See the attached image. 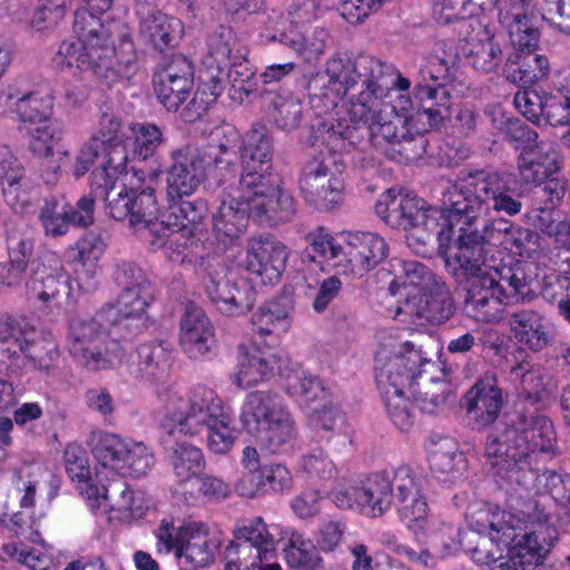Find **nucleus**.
Returning <instances> with one entry per match:
<instances>
[{"instance_id":"6e6552de","label":"nucleus","mask_w":570,"mask_h":570,"mask_svg":"<svg viewBox=\"0 0 570 570\" xmlns=\"http://www.w3.org/2000/svg\"><path fill=\"white\" fill-rule=\"evenodd\" d=\"M311 247L328 267L346 276L361 278L389 255L386 240L377 233H343L335 237L320 228L311 235Z\"/></svg>"},{"instance_id":"de8ad7c7","label":"nucleus","mask_w":570,"mask_h":570,"mask_svg":"<svg viewBox=\"0 0 570 570\" xmlns=\"http://www.w3.org/2000/svg\"><path fill=\"white\" fill-rule=\"evenodd\" d=\"M170 464L179 485L185 487L202 473L206 462L199 448L183 441L173 446Z\"/></svg>"},{"instance_id":"a18cd8bd","label":"nucleus","mask_w":570,"mask_h":570,"mask_svg":"<svg viewBox=\"0 0 570 570\" xmlns=\"http://www.w3.org/2000/svg\"><path fill=\"white\" fill-rule=\"evenodd\" d=\"M53 105L52 90L43 86L18 98L14 102V111L22 122L38 124L51 119Z\"/></svg>"},{"instance_id":"393cba45","label":"nucleus","mask_w":570,"mask_h":570,"mask_svg":"<svg viewBox=\"0 0 570 570\" xmlns=\"http://www.w3.org/2000/svg\"><path fill=\"white\" fill-rule=\"evenodd\" d=\"M153 82L158 101L168 111H176L193 88V67L186 58L174 57L154 75Z\"/></svg>"},{"instance_id":"2f4dec72","label":"nucleus","mask_w":570,"mask_h":570,"mask_svg":"<svg viewBox=\"0 0 570 570\" xmlns=\"http://www.w3.org/2000/svg\"><path fill=\"white\" fill-rule=\"evenodd\" d=\"M106 248V235L97 230L85 233L75 245L67 248L68 258L80 265V268L75 269V281L83 291L94 286L98 261Z\"/></svg>"},{"instance_id":"338daca9","label":"nucleus","mask_w":570,"mask_h":570,"mask_svg":"<svg viewBox=\"0 0 570 570\" xmlns=\"http://www.w3.org/2000/svg\"><path fill=\"white\" fill-rule=\"evenodd\" d=\"M128 452L125 454V466L120 470L119 475H131L140 478L146 475L155 463L154 454L141 442L130 439L128 443Z\"/></svg>"},{"instance_id":"79ce46f5","label":"nucleus","mask_w":570,"mask_h":570,"mask_svg":"<svg viewBox=\"0 0 570 570\" xmlns=\"http://www.w3.org/2000/svg\"><path fill=\"white\" fill-rule=\"evenodd\" d=\"M126 150L132 160L147 161L154 159L165 142L163 130L151 122H131L128 127Z\"/></svg>"},{"instance_id":"13d9d810","label":"nucleus","mask_w":570,"mask_h":570,"mask_svg":"<svg viewBox=\"0 0 570 570\" xmlns=\"http://www.w3.org/2000/svg\"><path fill=\"white\" fill-rule=\"evenodd\" d=\"M415 377L414 386L430 387V385H440L448 383L451 387V381L455 367L448 358H420L414 366Z\"/></svg>"},{"instance_id":"c85d7f7f","label":"nucleus","mask_w":570,"mask_h":570,"mask_svg":"<svg viewBox=\"0 0 570 570\" xmlns=\"http://www.w3.org/2000/svg\"><path fill=\"white\" fill-rule=\"evenodd\" d=\"M550 0H511L508 8L501 9L500 22L507 29L512 45L520 50L530 49L537 43V32L531 18L539 13L546 19L543 4Z\"/></svg>"},{"instance_id":"3c124183","label":"nucleus","mask_w":570,"mask_h":570,"mask_svg":"<svg viewBox=\"0 0 570 570\" xmlns=\"http://www.w3.org/2000/svg\"><path fill=\"white\" fill-rule=\"evenodd\" d=\"M472 39L469 58L474 69L482 72L495 71L502 61V50L495 37L484 28Z\"/></svg>"},{"instance_id":"f8f14e48","label":"nucleus","mask_w":570,"mask_h":570,"mask_svg":"<svg viewBox=\"0 0 570 570\" xmlns=\"http://www.w3.org/2000/svg\"><path fill=\"white\" fill-rule=\"evenodd\" d=\"M117 315L115 308H102L92 317H73L68 334L70 354L104 356L125 351L126 338L120 334Z\"/></svg>"},{"instance_id":"c756f323","label":"nucleus","mask_w":570,"mask_h":570,"mask_svg":"<svg viewBox=\"0 0 570 570\" xmlns=\"http://www.w3.org/2000/svg\"><path fill=\"white\" fill-rule=\"evenodd\" d=\"M291 322L288 311L279 307L277 303H268L257 309L253 315L255 334L249 344L243 343L239 346L242 356H255L264 354L268 347L276 344V334L284 333L289 328Z\"/></svg>"},{"instance_id":"7ed1b4c3","label":"nucleus","mask_w":570,"mask_h":570,"mask_svg":"<svg viewBox=\"0 0 570 570\" xmlns=\"http://www.w3.org/2000/svg\"><path fill=\"white\" fill-rule=\"evenodd\" d=\"M75 12L72 38L63 40L52 57L53 66L72 75L94 77L108 85L129 80L136 73L134 43L122 24L104 22L115 0H82Z\"/></svg>"},{"instance_id":"ddd939ff","label":"nucleus","mask_w":570,"mask_h":570,"mask_svg":"<svg viewBox=\"0 0 570 570\" xmlns=\"http://www.w3.org/2000/svg\"><path fill=\"white\" fill-rule=\"evenodd\" d=\"M235 38L229 29H224L209 41V51L199 71V87L185 109V118L194 121L199 118L220 96L225 88V69L230 65Z\"/></svg>"},{"instance_id":"8fccbe9b","label":"nucleus","mask_w":570,"mask_h":570,"mask_svg":"<svg viewBox=\"0 0 570 570\" xmlns=\"http://www.w3.org/2000/svg\"><path fill=\"white\" fill-rule=\"evenodd\" d=\"M498 0H438L433 6V16L439 23H452L474 18L490 4Z\"/></svg>"},{"instance_id":"cd10ccee","label":"nucleus","mask_w":570,"mask_h":570,"mask_svg":"<svg viewBox=\"0 0 570 570\" xmlns=\"http://www.w3.org/2000/svg\"><path fill=\"white\" fill-rule=\"evenodd\" d=\"M288 258V249L271 236L248 239L246 267L261 277L262 284H272L281 277Z\"/></svg>"},{"instance_id":"a878e982","label":"nucleus","mask_w":570,"mask_h":570,"mask_svg":"<svg viewBox=\"0 0 570 570\" xmlns=\"http://www.w3.org/2000/svg\"><path fill=\"white\" fill-rule=\"evenodd\" d=\"M392 490L399 503V513L407 528L423 527L429 505L423 495V479L409 466H399L393 473Z\"/></svg>"},{"instance_id":"58836bf2","label":"nucleus","mask_w":570,"mask_h":570,"mask_svg":"<svg viewBox=\"0 0 570 570\" xmlns=\"http://www.w3.org/2000/svg\"><path fill=\"white\" fill-rule=\"evenodd\" d=\"M140 35L156 49L165 50L174 47L184 32L179 19L170 17L159 10H150L139 26Z\"/></svg>"},{"instance_id":"69168bd1","label":"nucleus","mask_w":570,"mask_h":570,"mask_svg":"<svg viewBox=\"0 0 570 570\" xmlns=\"http://www.w3.org/2000/svg\"><path fill=\"white\" fill-rule=\"evenodd\" d=\"M187 533H189V524L176 527L170 520H161L160 525L155 532L157 552L164 554L175 552L176 557L181 559L180 548H184Z\"/></svg>"},{"instance_id":"aec40b11","label":"nucleus","mask_w":570,"mask_h":570,"mask_svg":"<svg viewBox=\"0 0 570 570\" xmlns=\"http://www.w3.org/2000/svg\"><path fill=\"white\" fill-rule=\"evenodd\" d=\"M524 137L528 144L517 161L520 179L524 184L541 185L561 169V153L552 141H538V134L531 129L525 130Z\"/></svg>"},{"instance_id":"dca6fc26","label":"nucleus","mask_w":570,"mask_h":570,"mask_svg":"<svg viewBox=\"0 0 570 570\" xmlns=\"http://www.w3.org/2000/svg\"><path fill=\"white\" fill-rule=\"evenodd\" d=\"M240 464L243 474L235 483L236 492L244 498L278 494L293 488V475L282 463L261 464L259 453L254 446H245Z\"/></svg>"},{"instance_id":"0eeeda50","label":"nucleus","mask_w":570,"mask_h":570,"mask_svg":"<svg viewBox=\"0 0 570 570\" xmlns=\"http://www.w3.org/2000/svg\"><path fill=\"white\" fill-rule=\"evenodd\" d=\"M163 175L159 164L147 173L135 165L126 168L124 189L116 197L109 198L110 188L105 195L100 189H92L97 196L106 198L110 216L117 220L127 219L129 227L139 235L164 233L165 224H161V214L158 199L153 187Z\"/></svg>"},{"instance_id":"4be33fe9","label":"nucleus","mask_w":570,"mask_h":570,"mask_svg":"<svg viewBox=\"0 0 570 570\" xmlns=\"http://www.w3.org/2000/svg\"><path fill=\"white\" fill-rule=\"evenodd\" d=\"M277 360L278 376L283 381V389L301 407L306 411L318 406L331 399V389L317 376L305 372L292 358Z\"/></svg>"},{"instance_id":"a19ab883","label":"nucleus","mask_w":570,"mask_h":570,"mask_svg":"<svg viewBox=\"0 0 570 570\" xmlns=\"http://www.w3.org/2000/svg\"><path fill=\"white\" fill-rule=\"evenodd\" d=\"M389 374H381L380 394L385 411L392 424L403 433H407L414 425L413 403L409 393H396L395 386L391 385Z\"/></svg>"},{"instance_id":"a211bd4d","label":"nucleus","mask_w":570,"mask_h":570,"mask_svg":"<svg viewBox=\"0 0 570 570\" xmlns=\"http://www.w3.org/2000/svg\"><path fill=\"white\" fill-rule=\"evenodd\" d=\"M264 24L261 31L263 41H279L305 61L317 60L325 51L328 32L324 28L315 27L304 32L299 26L285 28L283 14L276 10H272L266 16Z\"/></svg>"},{"instance_id":"1a4fd4ad","label":"nucleus","mask_w":570,"mask_h":570,"mask_svg":"<svg viewBox=\"0 0 570 570\" xmlns=\"http://www.w3.org/2000/svg\"><path fill=\"white\" fill-rule=\"evenodd\" d=\"M120 126L119 117L104 112L97 132L82 144L72 166V175L80 178L88 173L94 161L99 159V164L90 174V187L100 189L102 195L115 187L128 165L126 146L114 141Z\"/></svg>"},{"instance_id":"864d4df0","label":"nucleus","mask_w":570,"mask_h":570,"mask_svg":"<svg viewBox=\"0 0 570 570\" xmlns=\"http://www.w3.org/2000/svg\"><path fill=\"white\" fill-rule=\"evenodd\" d=\"M416 361L414 358H379L375 365L376 386L380 390L381 374H389L396 393L410 392L414 387Z\"/></svg>"},{"instance_id":"9d476101","label":"nucleus","mask_w":570,"mask_h":570,"mask_svg":"<svg viewBox=\"0 0 570 570\" xmlns=\"http://www.w3.org/2000/svg\"><path fill=\"white\" fill-rule=\"evenodd\" d=\"M238 132L232 126H225L212 134V144L206 155L190 147H181L170 153L171 165L167 170V197L175 202L193 195L204 183L207 167L212 161L229 163L225 156L234 153Z\"/></svg>"},{"instance_id":"6e6d98bb","label":"nucleus","mask_w":570,"mask_h":570,"mask_svg":"<svg viewBox=\"0 0 570 570\" xmlns=\"http://www.w3.org/2000/svg\"><path fill=\"white\" fill-rule=\"evenodd\" d=\"M39 219L47 236L66 235L73 224L72 206L58 200H47L40 210Z\"/></svg>"},{"instance_id":"37998d69","label":"nucleus","mask_w":570,"mask_h":570,"mask_svg":"<svg viewBox=\"0 0 570 570\" xmlns=\"http://www.w3.org/2000/svg\"><path fill=\"white\" fill-rule=\"evenodd\" d=\"M278 541H283V550L287 564L291 568H307L317 570L323 559L320 557L317 547L294 529L286 528L279 532Z\"/></svg>"},{"instance_id":"4d7b16f0","label":"nucleus","mask_w":570,"mask_h":570,"mask_svg":"<svg viewBox=\"0 0 570 570\" xmlns=\"http://www.w3.org/2000/svg\"><path fill=\"white\" fill-rule=\"evenodd\" d=\"M279 361L272 358H243L235 375L236 384L249 389L268 381L275 375Z\"/></svg>"},{"instance_id":"f3484780","label":"nucleus","mask_w":570,"mask_h":570,"mask_svg":"<svg viewBox=\"0 0 570 570\" xmlns=\"http://www.w3.org/2000/svg\"><path fill=\"white\" fill-rule=\"evenodd\" d=\"M509 439V428L502 434H490L484 446L487 466L494 475L509 483L525 485L533 479L531 461L522 449V444Z\"/></svg>"},{"instance_id":"680f3d73","label":"nucleus","mask_w":570,"mask_h":570,"mask_svg":"<svg viewBox=\"0 0 570 570\" xmlns=\"http://www.w3.org/2000/svg\"><path fill=\"white\" fill-rule=\"evenodd\" d=\"M234 538L247 541V543H252V546H256V548L274 556L275 534L261 517H255L243 525L237 527L234 531Z\"/></svg>"},{"instance_id":"5701e85b","label":"nucleus","mask_w":570,"mask_h":570,"mask_svg":"<svg viewBox=\"0 0 570 570\" xmlns=\"http://www.w3.org/2000/svg\"><path fill=\"white\" fill-rule=\"evenodd\" d=\"M299 187L305 200L318 210H332L343 202V185L317 159L308 161L302 171Z\"/></svg>"},{"instance_id":"49530a36","label":"nucleus","mask_w":570,"mask_h":570,"mask_svg":"<svg viewBox=\"0 0 570 570\" xmlns=\"http://www.w3.org/2000/svg\"><path fill=\"white\" fill-rule=\"evenodd\" d=\"M510 326L517 340L532 352L541 351L548 343V334L540 314L520 311L510 318Z\"/></svg>"},{"instance_id":"9b49d317","label":"nucleus","mask_w":570,"mask_h":570,"mask_svg":"<svg viewBox=\"0 0 570 570\" xmlns=\"http://www.w3.org/2000/svg\"><path fill=\"white\" fill-rule=\"evenodd\" d=\"M240 421L271 453L287 451L297 436L293 415L283 397L273 391L249 393L242 407Z\"/></svg>"},{"instance_id":"4c0bfd02","label":"nucleus","mask_w":570,"mask_h":570,"mask_svg":"<svg viewBox=\"0 0 570 570\" xmlns=\"http://www.w3.org/2000/svg\"><path fill=\"white\" fill-rule=\"evenodd\" d=\"M129 441L130 439L122 438L112 432L94 430L88 435L87 444L102 468L119 474L120 470L125 466L124 458L129 451Z\"/></svg>"},{"instance_id":"473e14b6","label":"nucleus","mask_w":570,"mask_h":570,"mask_svg":"<svg viewBox=\"0 0 570 570\" xmlns=\"http://www.w3.org/2000/svg\"><path fill=\"white\" fill-rule=\"evenodd\" d=\"M179 342L186 353L206 354L215 343L214 326L196 304L185 305L179 323Z\"/></svg>"},{"instance_id":"5fc2aeb1","label":"nucleus","mask_w":570,"mask_h":570,"mask_svg":"<svg viewBox=\"0 0 570 570\" xmlns=\"http://www.w3.org/2000/svg\"><path fill=\"white\" fill-rule=\"evenodd\" d=\"M36 332L11 318L0 320V355L18 356L35 341Z\"/></svg>"},{"instance_id":"bb28decb","label":"nucleus","mask_w":570,"mask_h":570,"mask_svg":"<svg viewBox=\"0 0 570 570\" xmlns=\"http://www.w3.org/2000/svg\"><path fill=\"white\" fill-rule=\"evenodd\" d=\"M503 399L494 374H485L464 394L462 409L471 423L478 429L492 424L500 414Z\"/></svg>"},{"instance_id":"bf43d9fd","label":"nucleus","mask_w":570,"mask_h":570,"mask_svg":"<svg viewBox=\"0 0 570 570\" xmlns=\"http://www.w3.org/2000/svg\"><path fill=\"white\" fill-rule=\"evenodd\" d=\"M62 138V129L58 122L52 119L38 122L30 130L29 148L33 155L48 158L53 155L55 147Z\"/></svg>"},{"instance_id":"20e7f679","label":"nucleus","mask_w":570,"mask_h":570,"mask_svg":"<svg viewBox=\"0 0 570 570\" xmlns=\"http://www.w3.org/2000/svg\"><path fill=\"white\" fill-rule=\"evenodd\" d=\"M161 424L169 435H195L206 428L207 446L217 454L229 452L237 439L232 409L205 385H195L187 396L170 394Z\"/></svg>"},{"instance_id":"e2e57ef3","label":"nucleus","mask_w":570,"mask_h":570,"mask_svg":"<svg viewBox=\"0 0 570 570\" xmlns=\"http://www.w3.org/2000/svg\"><path fill=\"white\" fill-rule=\"evenodd\" d=\"M409 529L414 533L422 532L424 535L431 539L433 544L442 546L445 549H450L453 544H455L460 535V531L456 527L451 523H446L439 517L430 515L429 512H426L423 527Z\"/></svg>"},{"instance_id":"4468645a","label":"nucleus","mask_w":570,"mask_h":570,"mask_svg":"<svg viewBox=\"0 0 570 570\" xmlns=\"http://www.w3.org/2000/svg\"><path fill=\"white\" fill-rule=\"evenodd\" d=\"M273 145L267 127L262 122L254 124L243 138L240 185L274 194H289L271 171Z\"/></svg>"},{"instance_id":"0e129e2a","label":"nucleus","mask_w":570,"mask_h":570,"mask_svg":"<svg viewBox=\"0 0 570 570\" xmlns=\"http://www.w3.org/2000/svg\"><path fill=\"white\" fill-rule=\"evenodd\" d=\"M410 394L414 397L420 410L428 414H434L443 410L451 395V387L448 383L440 385H430V387H422L415 385Z\"/></svg>"},{"instance_id":"603ef678","label":"nucleus","mask_w":570,"mask_h":570,"mask_svg":"<svg viewBox=\"0 0 570 570\" xmlns=\"http://www.w3.org/2000/svg\"><path fill=\"white\" fill-rule=\"evenodd\" d=\"M272 557L256 546L234 538L224 550L225 570H257Z\"/></svg>"},{"instance_id":"c9c22d12","label":"nucleus","mask_w":570,"mask_h":570,"mask_svg":"<svg viewBox=\"0 0 570 570\" xmlns=\"http://www.w3.org/2000/svg\"><path fill=\"white\" fill-rule=\"evenodd\" d=\"M205 287L209 298L225 315L237 316L244 314L254 304L253 293L246 285L240 288L225 277L215 279L209 276Z\"/></svg>"},{"instance_id":"2eb2a0df","label":"nucleus","mask_w":570,"mask_h":570,"mask_svg":"<svg viewBox=\"0 0 570 570\" xmlns=\"http://www.w3.org/2000/svg\"><path fill=\"white\" fill-rule=\"evenodd\" d=\"M392 482L386 472L357 476L333 493L334 503L342 509H355L367 517H380L392 505Z\"/></svg>"},{"instance_id":"f704fd0d","label":"nucleus","mask_w":570,"mask_h":570,"mask_svg":"<svg viewBox=\"0 0 570 570\" xmlns=\"http://www.w3.org/2000/svg\"><path fill=\"white\" fill-rule=\"evenodd\" d=\"M509 379L512 382L519 381L524 402L537 407L544 406L556 391L552 379L540 368H534L527 360L510 365Z\"/></svg>"},{"instance_id":"f03ea898","label":"nucleus","mask_w":570,"mask_h":570,"mask_svg":"<svg viewBox=\"0 0 570 570\" xmlns=\"http://www.w3.org/2000/svg\"><path fill=\"white\" fill-rule=\"evenodd\" d=\"M393 67L371 56L354 60L332 57L324 75L312 82V100L321 112L338 107L347 90L361 82L362 90L347 105L353 129H365L370 144L382 153H397L412 161L423 156L426 148L424 134L438 127L448 117L451 107L450 91L430 83H417L415 98L421 109L414 110L411 97L399 92L390 102L383 101L387 89L386 78Z\"/></svg>"},{"instance_id":"423d86ee","label":"nucleus","mask_w":570,"mask_h":570,"mask_svg":"<svg viewBox=\"0 0 570 570\" xmlns=\"http://www.w3.org/2000/svg\"><path fill=\"white\" fill-rule=\"evenodd\" d=\"M396 297L394 317L414 326L446 322L453 314V302L443 282L419 262H406L402 274L389 285Z\"/></svg>"},{"instance_id":"c03bdc74","label":"nucleus","mask_w":570,"mask_h":570,"mask_svg":"<svg viewBox=\"0 0 570 570\" xmlns=\"http://www.w3.org/2000/svg\"><path fill=\"white\" fill-rule=\"evenodd\" d=\"M185 541L184 548H180L181 558L199 568L213 563L220 547L218 537L199 524H189V533Z\"/></svg>"},{"instance_id":"f257e3e1","label":"nucleus","mask_w":570,"mask_h":570,"mask_svg":"<svg viewBox=\"0 0 570 570\" xmlns=\"http://www.w3.org/2000/svg\"><path fill=\"white\" fill-rule=\"evenodd\" d=\"M512 183L507 174L476 171L443 194L441 208L394 190L381 194L375 204L376 215L403 229L414 252L436 238L449 269L468 278L465 305L481 322L499 320L502 306L518 299L525 287V274L509 254L531 257L538 247L533 232L487 218L491 210L509 216L521 212V195Z\"/></svg>"},{"instance_id":"b1692460","label":"nucleus","mask_w":570,"mask_h":570,"mask_svg":"<svg viewBox=\"0 0 570 570\" xmlns=\"http://www.w3.org/2000/svg\"><path fill=\"white\" fill-rule=\"evenodd\" d=\"M117 279L124 286L117 306H108L118 311L117 321L120 323V334L128 330L130 318L142 315L154 299V292L149 281L141 271L131 265H125L118 272Z\"/></svg>"},{"instance_id":"09e8293b","label":"nucleus","mask_w":570,"mask_h":570,"mask_svg":"<svg viewBox=\"0 0 570 570\" xmlns=\"http://www.w3.org/2000/svg\"><path fill=\"white\" fill-rule=\"evenodd\" d=\"M66 472L77 483L79 492L88 499L99 495V488L92 484L86 451L76 443H69L63 453Z\"/></svg>"},{"instance_id":"72a5a7b5","label":"nucleus","mask_w":570,"mask_h":570,"mask_svg":"<svg viewBox=\"0 0 570 570\" xmlns=\"http://www.w3.org/2000/svg\"><path fill=\"white\" fill-rule=\"evenodd\" d=\"M431 471L440 482L455 483L462 479L468 469L466 460L450 438L431 439L429 448Z\"/></svg>"},{"instance_id":"39448f33","label":"nucleus","mask_w":570,"mask_h":570,"mask_svg":"<svg viewBox=\"0 0 570 570\" xmlns=\"http://www.w3.org/2000/svg\"><path fill=\"white\" fill-rule=\"evenodd\" d=\"M294 212L295 203L291 194H274L239 184L222 193L219 206L213 214L214 235L224 246L232 245L246 232L250 216L276 224L288 220Z\"/></svg>"},{"instance_id":"e433bc0d","label":"nucleus","mask_w":570,"mask_h":570,"mask_svg":"<svg viewBox=\"0 0 570 570\" xmlns=\"http://www.w3.org/2000/svg\"><path fill=\"white\" fill-rule=\"evenodd\" d=\"M94 499L108 502L111 510L122 513L126 519H140L148 509L144 492L135 491L122 479L104 485L99 489V495Z\"/></svg>"},{"instance_id":"052dcab7","label":"nucleus","mask_w":570,"mask_h":570,"mask_svg":"<svg viewBox=\"0 0 570 570\" xmlns=\"http://www.w3.org/2000/svg\"><path fill=\"white\" fill-rule=\"evenodd\" d=\"M455 57L446 56L441 57L436 53L430 55L425 58L421 67V80L419 83H429L428 80L433 81L430 83L433 87H443L448 89V83L454 77Z\"/></svg>"},{"instance_id":"412c9836","label":"nucleus","mask_w":570,"mask_h":570,"mask_svg":"<svg viewBox=\"0 0 570 570\" xmlns=\"http://www.w3.org/2000/svg\"><path fill=\"white\" fill-rule=\"evenodd\" d=\"M27 286L30 299L48 307H60L68 294V282L59 255L49 252L40 256Z\"/></svg>"},{"instance_id":"ea45409f","label":"nucleus","mask_w":570,"mask_h":570,"mask_svg":"<svg viewBox=\"0 0 570 570\" xmlns=\"http://www.w3.org/2000/svg\"><path fill=\"white\" fill-rule=\"evenodd\" d=\"M206 214V207L203 202H181L173 203L161 214V224H165L164 233L166 230H174L171 233V242H180L185 234H193L196 225H199Z\"/></svg>"},{"instance_id":"6ab92c4d","label":"nucleus","mask_w":570,"mask_h":570,"mask_svg":"<svg viewBox=\"0 0 570 570\" xmlns=\"http://www.w3.org/2000/svg\"><path fill=\"white\" fill-rule=\"evenodd\" d=\"M534 412H520L511 421L509 426V439L522 444V449L531 461L533 471L539 463L541 454L556 455L557 433L552 421Z\"/></svg>"},{"instance_id":"7c9ffc66","label":"nucleus","mask_w":570,"mask_h":570,"mask_svg":"<svg viewBox=\"0 0 570 570\" xmlns=\"http://www.w3.org/2000/svg\"><path fill=\"white\" fill-rule=\"evenodd\" d=\"M0 185L7 205L16 213L24 212L30 205L31 181L7 146L0 147Z\"/></svg>"},{"instance_id":"774afa93","label":"nucleus","mask_w":570,"mask_h":570,"mask_svg":"<svg viewBox=\"0 0 570 570\" xmlns=\"http://www.w3.org/2000/svg\"><path fill=\"white\" fill-rule=\"evenodd\" d=\"M38 483L33 466L24 465L18 470L13 481L12 495L19 501L22 509L35 508Z\"/></svg>"}]
</instances>
